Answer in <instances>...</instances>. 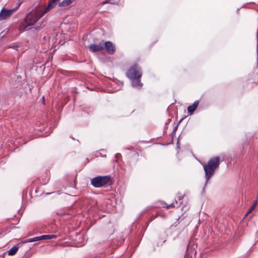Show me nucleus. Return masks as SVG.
Returning a JSON list of instances; mask_svg holds the SVG:
<instances>
[{
    "instance_id": "obj_1",
    "label": "nucleus",
    "mask_w": 258,
    "mask_h": 258,
    "mask_svg": "<svg viewBox=\"0 0 258 258\" xmlns=\"http://www.w3.org/2000/svg\"><path fill=\"white\" fill-rule=\"evenodd\" d=\"M220 164V159L218 157H215L211 159L207 164L203 166L205 172L206 182L205 186L207 184L210 178L214 174L215 169Z\"/></svg>"
},
{
    "instance_id": "obj_2",
    "label": "nucleus",
    "mask_w": 258,
    "mask_h": 258,
    "mask_svg": "<svg viewBox=\"0 0 258 258\" xmlns=\"http://www.w3.org/2000/svg\"><path fill=\"white\" fill-rule=\"evenodd\" d=\"M45 13H44V10L42 9H38L30 12L25 19L26 26L34 25Z\"/></svg>"
},
{
    "instance_id": "obj_3",
    "label": "nucleus",
    "mask_w": 258,
    "mask_h": 258,
    "mask_svg": "<svg viewBox=\"0 0 258 258\" xmlns=\"http://www.w3.org/2000/svg\"><path fill=\"white\" fill-rule=\"evenodd\" d=\"M142 75L141 69L137 64L132 66L126 73L127 77L131 80L140 79Z\"/></svg>"
},
{
    "instance_id": "obj_4",
    "label": "nucleus",
    "mask_w": 258,
    "mask_h": 258,
    "mask_svg": "<svg viewBox=\"0 0 258 258\" xmlns=\"http://www.w3.org/2000/svg\"><path fill=\"white\" fill-rule=\"evenodd\" d=\"M110 180L108 176H97L91 180V184L95 187H100L107 183Z\"/></svg>"
},
{
    "instance_id": "obj_5",
    "label": "nucleus",
    "mask_w": 258,
    "mask_h": 258,
    "mask_svg": "<svg viewBox=\"0 0 258 258\" xmlns=\"http://www.w3.org/2000/svg\"><path fill=\"white\" fill-rule=\"evenodd\" d=\"M56 236L55 235L51 234V235H44L40 236L35 237L34 238H29L28 239H26L24 241V243H29V242H32L35 241H37L39 240H47V239H50L56 237Z\"/></svg>"
},
{
    "instance_id": "obj_6",
    "label": "nucleus",
    "mask_w": 258,
    "mask_h": 258,
    "mask_svg": "<svg viewBox=\"0 0 258 258\" xmlns=\"http://www.w3.org/2000/svg\"><path fill=\"white\" fill-rule=\"evenodd\" d=\"M14 11V10H8L3 9L0 12V21L6 19L12 14Z\"/></svg>"
},
{
    "instance_id": "obj_7",
    "label": "nucleus",
    "mask_w": 258,
    "mask_h": 258,
    "mask_svg": "<svg viewBox=\"0 0 258 258\" xmlns=\"http://www.w3.org/2000/svg\"><path fill=\"white\" fill-rule=\"evenodd\" d=\"M104 47L107 52L109 54H113L115 51V47L114 44L110 41H106L104 45Z\"/></svg>"
},
{
    "instance_id": "obj_8",
    "label": "nucleus",
    "mask_w": 258,
    "mask_h": 258,
    "mask_svg": "<svg viewBox=\"0 0 258 258\" xmlns=\"http://www.w3.org/2000/svg\"><path fill=\"white\" fill-rule=\"evenodd\" d=\"M88 47L91 52H96L102 50L104 48V46L100 43L99 44H91Z\"/></svg>"
},
{
    "instance_id": "obj_9",
    "label": "nucleus",
    "mask_w": 258,
    "mask_h": 258,
    "mask_svg": "<svg viewBox=\"0 0 258 258\" xmlns=\"http://www.w3.org/2000/svg\"><path fill=\"white\" fill-rule=\"evenodd\" d=\"M59 1L60 0H51V1H50L48 6L44 10V13H47L50 9L54 8Z\"/></svg>"
},
{
    "instance_id": "obj_10",
    "label": "nucleus",
    "mask_w": 258,
    "mask_h": 258,
    "mask_svg": "<svg viewBox=\"0 0 258 258\" xmlns=\"http://www.w3.org/2000/svg\"><path fill=\"white\" fill-rule=\"evenodd\" d=\"M199 103V101H195L191 105L188 106L187 111L190 115H192L193 114L194 112L197 109Z\"/></svg>"
},
{
    "instance_id": "obj_11",
    "label": "nucleus",
    "mask_w": 258,
    "mask_h": 258,
    "mask_svg": "<svg viewBox=\"0 0 258 258\" xmlns=\"http://www.w3.org/2000/svg\"><path fill=\"white\" fill-rule=\"evenodd\" d=\"M132 86L134 87L140 89L141 88L142 86V84L141 83L140 79H137L136 80H131Z\"/></svg>"
},
{
    "instance_id": "obj_12",
    "label": "nucleus",
    "mask_w": 258,
    "mask_h": 258,
    "mask_svg": "<svg viewBox=\"0 0 258 258\" xmlns=\"http://www.w3.org/2000/svg\"><path fill=\"white\" fill-rule=\"evenodd\" d=\"M75 0H63L61 2L58 3V5L59 7H66L71 5Z\"/></svg>"
},
{
    "instance_id": "obj_13",
    "label": "nucleus",
    "mask_w": 258,
    "mask_h": 258,
    "mask_svg": "<svg viewBox=\"0 0 258 258\" xmlns=\"http://www.w3.org/2000/svg\"><path fill=\"white\" fill-rule=\"evenodd\" d=\"M19 249V247L17 245H15L12 247L9 251L8 254L10 255H13L16 254Z\"/></svg>"
},
{
    "instance_id": "obj_14",
    "label": "nucleus",
    "mask_w": 258,
    "mask_h": 258,
    "mask_svg": "<svg viewBox=\"0 0 258 258\" xmlns=\"http://www.w3.org/2000/svg\"><path fill=\"white\" fill-rule=\"evenodd\" d=\"M257 204V201H254L253 202V203L252 205L251 206V207L249 209V210L247 211V213L245 214V216H246L247 215H248L256 207Z\"/></svg>"
},
{
    "instance_id": "obj_15",
    "label": "nucleus",
    "mask_w": 258,
    "mask_h": 258,
    "mask_svg": "<svg viewBox=\"0 0 258 258\" xmlns=\"http://www.w3.org/2000/svg\"><path fill=\"white\" fill-rule=\"evenodd\" d=\"M166 206L167 208H169L170 207H174V206L173 205V204H171L170 205H167V204H166Z\"/></svg>"
},
{
    "instance_id": "obj_16",
    "label": "nucleus",
    "mask_w": 258,
    "mask_h": 258,
    "mask_svg": "<svg viewBox=\"0 0 258 258\" xmlns=\"http://www.w3.org/2000/svg\"><path fill=\"white\" fill-rule=\"evenodd\" d=\"M10 47H12L14 49L17 50V48L18 47V46L17 45H13L11 46Z\"/></svg>"
},
{
    "instance_id": "obj_17",
    "label": "nucleus",
    "mask_w": 258,
    "mask_h": 258,
    "mask_svg": "<svg viewBox=\"0 0 258 258\" xmlns=\"http://www.w3.org/2000/svg\"><path fill=\"white\" fill-rule=\"evenodd\" d=\"M108 3V1H105L103 2L102 3H101L100 4V5H104V4H105Z\"/></svg>"
},
{
    "instance_id": "obj_18",
    "label": "nucleus",
    "mask_w": 258,
    "mask_h": 258,
    "mask_svg": "<svg viewBox=\"0 0 258 258\" xmlns=\"http://www.w3.org/2000/svg\"><path fill=\"white\" fill-rule=\"evenodd\" d=\"M120 156V154L119 153H117L115 155V158H118Z\"/></svg>"
},
{
    "instance_id": "obj_19",
    "label": "nucleus",
    "mask_w": 258,
    "mask_h": 258,
    "mask_svg": "<svg viewBox=\"0 0 258 258\" xmlns=\"http://www.w3.org/2000/svg\"><path fill=\"white\" fill-rule=\"evenodd\" d=\"M182 197H181V196H178V200L179 201L181 200L182 199Z\"/></svg>"
}]
</instances>
